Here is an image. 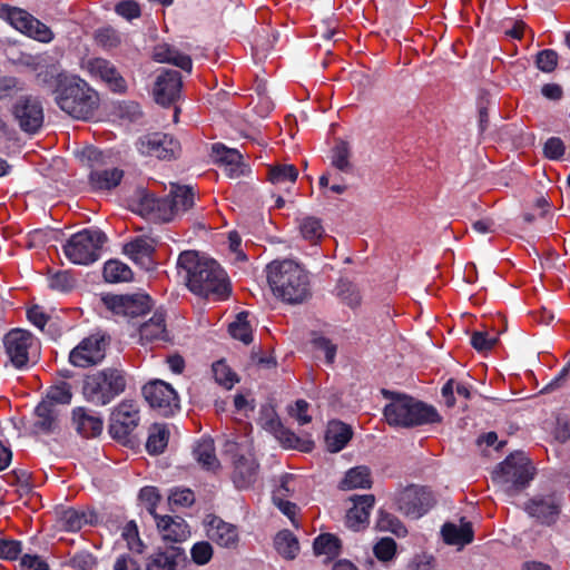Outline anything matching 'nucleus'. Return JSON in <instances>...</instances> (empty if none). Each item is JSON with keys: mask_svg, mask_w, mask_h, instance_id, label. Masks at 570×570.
<instances>
[{"mask_svg": "<svg viewBox=\"0 0 570 570\" xmlns=\"http://www.w3.org/2000/svg\"><path fill=\"white\" fill-rule=\"evenodd\" d=\"M154 520L161 539L166 542L179 543L190 537L189 525L181 517L155 514Z\"/></svg>", "mask_w": 570, "mask_h": 570, "instance_id": "obj_21", "label": "nucleus"}, {"mask_svg": "<svg viewBox=\"0 0 570 570\" xmlns=\"http://www.w3.org/2000/svg\"><path fill=\"white\" fill-rule=\"evenodd\" d=\"M213 374L215 381L226 389H232L237 382L236 374L224 361H218L213 364Z\"/></svg>", "mask_w": 570, "mask_h": 570, "instance_id": "obj_49", "label": "nucleus"}, {"mask_svg": "<svg viewBox=\"0 0 570 570\" xmlns=\"http://www.w3.org/2000/svg\"><path fill=\"white\" fill-rule=\"evenodd\" d=\"M21 553V543L17 540H0V558L14 560Z\"/></svg>", "mask_w": 570, "mask_h": 570, "instance_id": "obj_57", "label": "nucleus"}, {"mask_svg": "<svg viewBox=\"0 0 570 570\" xmlns=\"http://www.w3.org/2000/svg\"><path fill=\"white\" fill-rule=\"evenodd\" d=\"M531 479L530 461L523 453L511 454L493 473V480L509 495L522 490Z\"/></svg>", "mask_w": 570, "mask_h": 570, "instance_id": "obj_9", "label": "nucleus"}, {"mask_svg": "<svg viewBox=\"0 0 570 570\" xmlns=\"http://www.w3.org/2000/svg\"><path fill=\"white\" fill-rule=\"evenodd\" d=\"M396 505L404 515L417 519L432 505V497L424 488L410 485L396 497Z\"/></svg>", "mask_w": 570, "mask_h": 570, "instance_id": "obj_16", "label": "nucleus"}, {"mask_svg": "<svg viewBox=\"0 0 570 570\" xmlns=\"http://www.w3.org/2000/svg\"><path fill=\"white\" fill-rule=\"evenodd\" d=\"M106 235L95 228H85L73 234L63 245L65 256L73 264L89 265L100 256Z\"/></svg>", "mask_w": 570, "mask_h": 570, "instance_id": "obj_8", "label": "nucleus"}, {"mask_svg": "<svg viewBox=\"0 0 570 570\" xmlns=\"http://www.w3.org/2000/svg\"><path fill=\"white\" fill-rule=\"evenodd\" d=\"M72 397L70 385L62 382L58 385L51 386L48 392L46 400L42 402H49L56 407L57 404H69Z\"/></svg>", "mask_w": 570, "mask_h": 570, "instance_id": "obj_46", "label": "nucleus"}, {"mask_svg": "<svg viewBox=\"0 0 570 570\" xmlns=\"http://www.w3.org/2000/svg\"><path fill=\"white\" fill-rule=\"evenodd\" d=\"M55 100L69 116L88 120L99 107V95L77 76H61L55 90Z\"/></svg>", "mask_w": 570, "mask_h": 570, "instance_id": "obj_3", "label": "nucleus"}, {"mask_svg": "<svg viewBox=\"0 0 570 570\" xmlns=\"http://www.w3.org/2000/svg\"><path fill=\"white\" fill-rule=\"evenodd\" d=\"M153 58L157 62L171 63L186 71H191L193 62L189 56L179 52L168 43H159L154 48Z\"/></svg>", "mask_w": 570, "mask_h": 570, "instance_id": "obj_26", "label": "nucleus"}, {"mask_svg": "<svg viewBox=\"0 0 570 570\" xmlns=\"http://www.w3.org/2000/svg\"><path fill=\"white\" fill-rule=\"evenodd\" d=\"M139 497L144 502H146L148 512L155 519V514H158L156 512V507L160 500L157 489L154 487H146L140 490Z\"/></svg>", "mask_w": 570, "mask_h": 570, "instance_id": "obj_58", "label": "nucleus"}, {"mask_svg": "<svg viewBox=\"0 0 570 570\" xmlns=\"http://www.w3.org/2000/svg\"><path fill=\"white\" fill-rule=\"evenodd\" d=\"M195 501L194 492L189 489L175 488L170 491L168 503L170 507H190Z\"/></svg>", "mask_w": 570, "mask_h": 570, "instance_id": "obj_50", "label": "nucleus"}, {"mask_svg": "<svg viewBox=\"0 0 570 570\" xmlns=\"http://www.w3.org/2000/svg\"><path fill=\"white\" fill-rule=\"evenodd\" d=\"M112 570H141V567L132 556L125 553L116 558Z\"/></svg>", "mask_w": 570, "mask_h": 570, "instance_id": "obj_63", "label": "nucleus"}, {"mask_svg": "<svg viewBox=\"0 0 570 570\" xmlns=\"http://www.w3.org/2000/svg\"><path fill=\"white\" fill-rule=\"evenodd\" d=\"M442 535L446 543L464 546L473 540V530L470 522L461 524L445 523L442 528Z\"/></svg>", "mask_w": 570, "mask_h": 570, "instance_id": "obj_33", "label": "nucleus"}, {"mask_svg": "<svg viewBox=\"0 0 570 570\" xmlns=\"http://www.w3.org/2000/svg\"><path fill=\"white\" fill-rule=\"evenodd\" d=\"M35 428L37 431L48 433L57 428L58 411L49 402H41L35 410Z\"/></svg>", "mask_w": 570, "mask_h": 570, "instance_id": "obj_36", "label": "nucleus"}, {"mask_svg": "<svg viewBox=\"0 0 570 570\" xmlns=\"http://www.w3.org/2000/svg\"><path fill=\"white\" fill-rule=\"evenodd\" d=\"M214 151L229 177H239L244 174L243 156L238 150L228 149L225 146H215Z\"/></svg>", "mask_w": 570, "mask_h": 570, "instance_id": "obj_29", "label": "nucleus"}, {"mask_svg": "<svg viewBox=\"0 0 570 570\" xmlns=\"http://www.w3.org/2000/svg\"><path fill=\"white\" fill-rule=\"evenodd\" d=\"M7 21L21 33L43 43L55 38L51 29L26 10L12 7L3 8Z\"/></svg>", "mask_w": 570, "mask_h": 570, "instance_id": "obj_12", "label": "nucleus"}, {"mask_svg": "<svg viewBox=\"0 0 570 570\" xmlns=\"http://www.w3.org/2000/svg\"><path fill=\"white\" fill-rule=\"evenodd\" d=\"M181 551L178 548H170L151 554L146 563V570H176Z\"/></svg>", "mask_w": 570, "mask_h": 570, "instance_id": "obj_35", "label": "nucleus"}, {"mask_svg": "<svg viewBox=\"0 0 570 570\" xmlns=\"http://www.w3.org/2000/svg\"><path fill=\"white\" fill-rule=\"evenodd\" d=\"M139 420L137 403L124 400L111 413L109 432L115 439H125L137 428Z\"/></svg>", "mask_w": 570, "mask_h": 570, "instance_id": "obj_15", "label": "nucleus"}, {"mask_svg": "<svg viewBox=\"0 0 570 570\" xmlns=\"http://www.w3.org/2000/svg\"><path fill=\"white\" fill-rule=\"evenodd\" d=\"M205 524L208 539L217 546L226 549L237 547L239 541L237 525L226 522L217 515H207Z\"/></svg>", "mask_w": 570, "mask_h": 570, "instance_id": "obj_19", "label": "nucleus"}, {"mask_svg": "<svg viewBox=\"0 0 570 570\" xmlns=\"http://www.w3.org/2000/svg\"><path fill=\"white\" fill-rule=\"evenodd\" d=\"M14 116L23 131L36 132L43 122L40 102L32 98L21 99L14 107Z\"/></svg>", "mask_w": 570, "mask_h": 570, "instance_id": "obj_22", "label": "nucleus"}, {"mask_svg": "<svg viewBox=\"0 0 570 570\" xmlns=\"http://www.w3.org/2000/svg\"><path fill=\"white\" fill-rule=\"evenodd\" d=\"M169 431L166 425L154 424L149 431L146 449L150 454L163 453L167 446Z\"/></svg>", "mask_w": 570, "mask_h": 570, "instance_id": "obj_40", "label": "nucleus"}, {"mask_svg": "<svg viewBox=\"0 0 570 570\" xmlns=\"http://www.w3.org/2000/svg\"><path fill=\"white\" fill-rule=\"evenodd\" d=\"M299 230L304 239L311 244L320 242L325 233L321 220L309 216L301 220Z\"/></svg>", "mask_w": 570, "mask_h": 570, "instance_id": "obj_44", "label": "nucleus"}, {"mask_svg": "<svg viewBox=\"0 0 570 570\" xmlns=\"http://www.w3.org/2000/svg\"><path fill=\"white\" fill-rule=\"evenodd\" d=\"M275 548L285 559L293 560L299 551L297 538L288 530H283L275 537Z\"/></svg>", "mask_w": 570, "mask_h": 570, "instance_id": "obj_39", "label": "nucleus"}, {"mask_svg": "<svg viewBox=\"0 0 570 570\" xmlns=\"http://www.w3.org/2000/svg\"><path fill=\"white\" fill-rule=\"evenodd\" d=\"M122 537L127 542V547L131 552L142 553L144 543L139 538L138 529L135 523H128L122 532Z\"/></svg>", "mask_w": 570, "mask_h": 570, "instance_id": "obj_51", "label": "nucleus"}, {"mask_svg": "<svg viewBox=\"0 0 570 570\" xmlns=\"http://www.w3.org/2000/svg\"><path fill=\"white\" fill-rule=\"evenodd\" d=\"M137 148L142 155L170 159L179 153L180 145L167 134L154 132L139 138Z\"/></svg>", "mask_w": 570, "mask_h": 570, "instance_id": "obj_18", "label": "nucleus"}, {"mask_svg": "<svg viewBox=\"0 0 570 570\" xmlns=\"http://www.w3.org/2000/svg\"><path fill=\"white\" fill-rule=\"evenodd\" d=\"M72 421L76 430L85 438H94L102 431V420L85 407H77L72 411Z\"/></svg>", "mask_w": 570, "mask_h": 570, "instance_id": "obj_25", "label": "nucleus"}, {"mask_svg": "<svg viewBox=\"0 0 570 570\" xmlns=\"http://www.w3.org/2000/svg\"><path fill=\"white\" fill-rule=\"evenodd\" d=\"M96 40L101 47L106 49L115 48L120 43L118 33L111 28L99 29L96 32Z\"/></svg>", "mask_w": 570, "mask_h": 570, "instance_id": "obj_56", "label": "nucleus"}, {"mask_svg": "<svg viewBox=\"0 0 570 570\" xmlns=\"http://www.w3.org/2000/svg\"><path fill=\"white\" fill-rule=\"evenodd\" d=\"M124 177V171L119 168H98L90 173L89 181L94 189L111 190L116 188Z\"/></svg>", "mask_w": 570, "mask_h": 570, "instance_id": "obj_28", "label": "nucleus"}, {"mask_svg": "<svg viewBox=\"0 0 570 570\" xmlns=\"http://www.w3.org/2000/svg\"><path fill=\"white\" fill-rule=\"evenodd\" d=\"M225 451L233 460L232 480L237 489H248L258 479V463L252 453V444L244 438L240 442L227 441Z\"/></svg>", "mask_w": 570, "mask_h": 570, "instance_id": "obj_7", "label": "nucleus"}, {"mask_svg": "<svg viewBox=\"0 0 570 570\" xmlns=\"http://www.w3.org/2000/svg\"><path fill=\"white\" fill-rule=\"evenodd\" d=\"M139 334L141 344L166 341L168 333L164 314L156 312L148 322L140 326Z\"/></svg>", "mask_w": 570, "mask_h": 570, "instance_id": "obj_27", "label": "nucleus"}, {"mask_svg": "<svg viewBox=\"0 0 570 570\" xmlns=\"http://www.w3.org/2000/svg\"><path fill=\"white\" fill-rule=\"evenodd\" d=\"M126 387V379L121 371L104 368L89 374L83 380V397L99 406L107 405Z\"/></svg>", "mask_w": 570, "mask_h": 570, "instance_id": "obj_5", "label": "nucleus"}, {"mask_svg": "<svg viewBox=\"0 0 570 570\" xmlns=\"http://www.w3.org/2000/svg\"><path fill=\"white\" fill-rule=\"evenodd\" d=\"M179 273H184L188 288L196 295L224 299L229 294V282L225 271L213 259L200 258L194 250L183 252L177 261Z\"/></svg>", "mask_w": 570, "mask_h": 570, "instance_id": "obj_1", "label": "nucleus"}, {"mask_svg": "<svg viewBox=\"0 0 570 570\" xmlns=\"http://www.w3.org/2000/svg\"><path fill=\"white\" fill-rule=\"evenodd\" d=\"M4 352L17 368H24L38 355L39 342L26 330L13 328L3 337Z\"/></svg>", "mask_w": 570, "mask_h": 570, "instance_id": "obj_10", "label": "nucleus"}, {"mask_svg": "<svg viewBox=\"0 0 570 570\" xmlns=\"http://www.w3.org/2000/svg\"><path fill=\"white\" fill-rule=\"evenodd\" d=\"M303 490V481L294 474H284L273 491V501L288 500L295 498Z\"/></svg>", "mask_w": 570, "mask_h": 570, "instance_id": "obj_37", "label": "nucleus"}, {"mask_svg": "<svg viewBox=\"0 0 570 570\" xmlns=\"http://www.w3.org/2000/svg\"><path fill=\"white\" fill-rule=\"evenodd\" d=\"M108 338L99 333L91 334L79 342L69 354V362L77 367H89L100 363L106 356Z\"/></svg>", "mask_w": 570, "mask_h": 570, "instance_id": "obj_13", "label": "nucleus"}, {"mask_svg": "<svg viewBox=\"0 0 570 570\" xmlns=\"http://www.w3.org/2000/svg\"><path fill=\"white\" fill-rule=\"evenodd\" d=\"M372 484L371 471L367 466L360 465L350 469L344 479L341 481V489L343 490H352V489H366Z\"/></svg>", "mask_w": 570, "mask_h": 570, "instance_id": "obj_38", "label": "nucleus"}, {"mask_svg": "<svg viewBox=\"0 0 570 570\" xmlns=\"http://www.w3.org/2000/svg\"><path fill=\"white\" fill-rule=\"evenodd\" d=\"M352 505L346 513V525L353 530H360L368 523L371 510L374 507V495H354L350 498Z\"/></svg>", "mask_w": 570, "mask_h": 570, "instance_id": "obj_24", "label": "nucleus"}, {"mask_svg": "<svg viewBox=\"0 0 570 570\" xmlns=\"http://www.w3.org/2000/svg\"><path fill=\"white\" fill-rule=\"evenodd\" d=\"M104 303L116 315L135 317L148 312L151 307L150 297L146 294L107 295Z\"/></svg>", "mask_w": 570, "mask_h": 570, "instance_id": "obj_17", "label": "nucleus"}, {"mask_svg": "<svg viewBox=\"0 0 570 570\" xmlns=\"http://www.w3.org/2000/svg\"><path fill=\"white\" fill-rule=\"evenodd\" d=\"M246 316L247 314L239 313L236 321L229 325V333L234 338L248 344L252 341V328L246 321Z\"/></svg>", "mask_w": 570, "mask_h": 570, "instance_id": "obj_48", "label": "nucleus"}, {"mask_svg": "<svg viewBox=\"0 0 570 570\" xmlns=\"http://www.w3.org/2000/svg\"><path fill=\"white\" fill-rule=\"evenodd\" d=\"M313 344L317 351L324 354L325 360L328 364H332L334 362L336 355V345H334L330 340L323 336L314 338Z\"/></svg>", "mask_w": 570, "mask_h": 570, "instance_id": "obj_59", "label": "nucleus"}, {"mask_svg": "<svg viewBox=\"0 0 570 570\" xmlns=\"http://www.w3.org/2000/svg\"><path fill=\"white\" fill-rule=\"evenodd\" d=\"M180 89V73L176 70H164L156 79L153 94L157 104L168 106L179 97Z\"/></svg>", "mask_w": 570, "mask_h": 570, "instance_id": "obj_20", "label": "nucleus"}, {"mask_svg": "<svg viewBox=\"0 0 570 570\" xmlns=\"http://www.w3.org/2000/svg\"><path fill=\"white\" fill-rule=\"evenodd\" d=\"M351 150L345 141H338L333 148L332 164L341 171L348 173L352 168L350 163Z\"/></svg>", "mask_w": 570, "mask_h": 570, "instance_id": "obj_47", "label": "nucleus"}, {"mask_svg": "<svg viewBox=\"0 0 570 570\" xmlns=\"http://www.w3.org/2000/svg\"><path fill=\"white\" fill-rule=\"evenodd\" d=\"M190 553L193 561L203 566L210 561L213 557V547L207 541H200L193 546Z\"/></svg>", "mask_w": 570, "mask_h": 570, "instance_id": "obj_53", "label": "nucleus"}, {"mask_svg": "<svg viewBox=\"0 0 570 570\" xmlns=\"http://www.w3.org/2000/svg\"><path fill=\"white\" fill-rule=\"evenodd\" d=\"M537 67L543 72H552L558 65V53L554 50L546 49L537 55Z\"/></svg>", "mask_w": 570, "mask_h": 570, "instance_id": "obj_54", "label": "nucleus"}, {"mask_svg": "<svg viewBox=\"0 0 570 570\" xmlns=\"http://www.w3.org/2000/svg\"><path fill=\"white\" fill-rule=\"evenodd\" d=\"M194 458L207 471L215 472L220 466L215 453L214 442L210 439H203L196 444Z\"/></svg>", "mask_w": 570, "mask_h": 570, "instance_id": "obj_34", "label": "nucleus"}, {"mask_svg": "<svg viewBox=\"0 0 570 570\" xmlns=\"http://www.w3.org/2000/svg\"><path fill=\"white\" fill-rule=\"evenodd\" d=\"M297 177L298 170L294 165L278 164L268 169V179L275 185L294 184Z\"/></svg>", "mask_w": 570, "mask_h": 570, "instance_id": "obj_41", "label": "nucleus"}, {"mask_svg": "<svg viewBox=\"0 0 570 570\" xmlns=\"http://www.w3.org/2000/svg\"><path fill=\"white\" fill-rule=\"evenodd\" d=\"M396 543L391 538H383L374 546V554L379 560L389 561L395 556Z\"/></svg>", "mask_w": 570, "mask_h": 570, "instance_id": "obj_55", "label": "nucleus"}, {"mask_svg": "<svg viewBox=\"0 0 570 570\" xmlns=\"http://www.w3.org/2000/svg\"><path fill=\"white\" fill-rule=\"evenodd\" d=\"M115 10L119 16L126 18L127 20H132L140 16L139 4L131 0L119 2Z\"/></svg>", "mask_w": 570, "mask_h": 570, "instance_id": "obj_61", "label": "nucleus"}, {"mask_svg": "<svg viewBox=\"0 0 570 570\" xmlns=\"http://www.w3.org/2000/svg\"><path fill=\"white\" fill-rule=\"evenodd\" d=\"M81 69L90 78L102 82L110 91L115 94H125L127 91V81L121 76L117 67L109 60L101 57H90L81 61Z\"/></svg>", "mask_w": 570, "mask_h": 570, "instance_id": "obj_11", "label": "nucleus"}, {"mask_svg": "<svg viewBox=\"0 0 570 570\" xmlns=\"http://www.w3.org/2000/svg\"><path fill=\"white\" fill-rule=\"evenodd\" d=\"M530 515L537 518L542 523L551 524L556 522L560 512L559 504L552 499L532 500L527 505Z\"/></svg>", "mask_w": 570, "mask_h": 570, "instance_id": "obj_30", "label": "nucleus"}, {"mask_svg": "<svg viewBox=\"0 0 570 570\" xmlns=\"http://www.w3.org/2000/svg\"><path fill=\"white\" fill-rule=\"evenodd\" d=\"M384 407V417L390 425L410 428L440 421L438 411L423 402L404 394H391Z\"/></svg>", "mask_w": 570, "mask_h": 570, "instance_id": "obj_4", "label": "nucleus"}, {"mask_svg": "<svg viewBox=\"0 0 570 570\" xmlns=\"http://www.w3.org/2000/svg\"><path fill=\"white\" fill-rule=\"evenodd\" d=\"M564 144L563 141L558 137H551L547 140L544 144V155L549 159H560L564 154Z\"/></svg>", "mask_w": 570, "mask_h": 570, "instance_id": "obj_60", "label": "nucleus"}, {"mask_svg": "<svg viewBox=\"0 0 570 570\" xmlns=\"http://www.w3.org/2000/svg\"><path fill=\"white\" fill-rule=\"evenodd\" d=\"M104 278L108 283L127 282L131 278V269L120 261H108L104 266Z\"/></svg>", "mask_w": 570, "mask_h": 570, "instance_id": "obj_42", "label": "nucleus"}, {"mask_svg": "<svg viewBox=\"0 0 570 570\" xmlns=\"http://www.w3.org/2000/svg\"><path fill=\"white\" fill-rule=\"evenodd\" d=\"M266 278L273 295L283 303L296 305L311 296V281L305 267L294 259H275L266 266Z\"/></svg>", "mask_w": 570, "mask_h": 570, "instance_id": "obj_2", "label": "nucleus"}, {"mask_svg": "<svg viewBox=\"0 0 570 570\" xmlns=\"http://www.w3.org/2000/svg\"><path fill=\"white\" fill-rule=\"evenodd\" d=\"M148 404L160 415L168 416L179 409V397L174 387L161 380H155L142 387Z\"/></svg>", "mask_w": 570, "mask_h": 570, "instance_id": "obj_14", "label": "nucleus"}, {"mask_svg": "<svg viewBox=\"0 0 570 570\" xmlns=\"http://www.w3.org/2000/svg\"><path fill=\"white\" fill-rule=\"evenodd\" d=\"M376 527L381 531H389L397 537H405L407 530L405 525L393 514L380 511Z\"/></svg>", "mask_w": 570, "mask_h": 570, "instance_id": "obj_45", "label": "nucleus"}, {"mask_svg": "<svg viewBox=\"0 0 570 570\" xmlns=\"http://www.w3.org/2000/svg\"><path fill=\"white\" fill-rule=\"evenodd\" d=\"M154 249V240L147 237H137L124 246V253L139 264L149 263Z\"/></svg>", "mask_w": 570, "mask_h": 570, "instance_id": "obj_31", "label": "nucleus"}, {"mask_svg": "<svg viewBox=\"0 0 570 570\" xmlns=\"http://www.w3.org/2000/svg\"><path fill=\"white\" fill-rule=\"evenodd\" d=\"M316 554H324L328 558L338 556L341 550V543L337 537L331 533H324L318 535L313 544Z\"/></svg>", "mask_w": 570, "mask_h": 570, "instance_id": "obj_43", "label": "nucleus"}, {"mask_svg": "<svg viewBox=\"0 0 570 570\" xmlns=\"http://www.w3.org/2000/svg\"><path fill=\"white\" fill-rule=\"evenodd\" d=\"M56 517L57 527L67 532H77L85 525H92L97 522V515L91 510L60 508L56 510Z\"/></svg>", "mask_w": 570, "mask_h": 570, "instance_id": "obj_23", "label": "nucleus"}, {"mask_svg": "<svg viewBox=\"0 0 570 570\" xmlns=\"http://www.w3.org/2000/svg\"><path fill=\"white\" fill-rule=\"evenodd\" d=\"M497 342V335L488 332H474L471 336V344L479 352L490 351Z\"/></svg>", "mask_w": 570, "mask_h": 570, "instance_id": "obj_52", "label": "nucleus"}, {"mask_svg": "<svg viewBox=\"0 0 570 570\" xmlns=\"http://www.w3.org/2000/svg\"><path fill=\"white\" fill-rule=\"evenodd\" d=\"M195 194L189 186L174 185L167 198L157 199L153 194L141 195V206L147 212H154L163 222H170L194 206Z\"/></svg>", "mask_w": 570, "mask_h": 570, "instance_id": "obj_6", "label": "nucleus"}, {"mask_svg": "<svg viewBox=\"0 0 570 570\" xmlns=\"http://www.w3.org/2000/svg\"><path fill=\"white\" fill-rule=\"evenodd\" d=\"M72 283H73L72 277L66 272L56 273L49 278V286L53 289L61 291V292H65V291H68L69 288H71Z\"/></svg>", "mask_w": 570, "mask_h": 570, "instance_id": "obj_62", "label": "nucleus"}, {"mask_svg": "<svg viewBox=\"0 0 570 570\" xmlns=\"http://www.w3.org/2000/svg\"><path fill=\"white\" fill-rule=\"evenodd\" d=\"M407 570H435L432 557L417 556L407 566Z\"/></svg>", "mask_w": 570, "mask_h": 570, "instance_id": "obj_64", "label": "nucleus"}, {"mask_svg": "<svg viewBox=\"0 0 570 570\" xmlns=\"http://www.w3.org/2000/svg\"><path fill=\"white\" fill-rule=\"evenodd\" d=\"M352 438V430L342 422H331L328 424L325 441L331 452L341 451Z\"/></svg>", "mask_w": 570, "mask_h": 570, "instance_id": "obj_32", "label": "nucleus"}]
</instances>
